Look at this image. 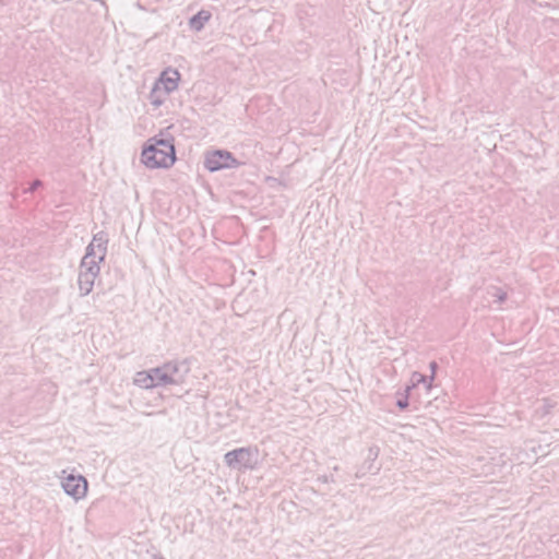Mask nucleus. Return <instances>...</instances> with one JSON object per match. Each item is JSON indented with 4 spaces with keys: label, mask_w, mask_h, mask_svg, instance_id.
I'll return each instance as SVG.
<instances>
[{
    "label": "nucleus",
    "mask_w": 559,
    "mask_h": 559,
    "mask_svg": "<svg viewBox=\"0 0 559 559\" xmlns=\"http://www.w3.org/2000/svg\"><path fill=\"white\" fill-rule=\"evenodd\" d=\"M57 478L64 495L74 502L83 501L87 497L88 483L83 475L62 469Z\"/></svg>",
    "instance_id": "39448f33"
},
{
    "label": "nucleus",
    "mask_w": 559,
    "mask_h": 559,
    "mask_svg": "<svg viewBox=\"0 0 559 559\" xmlns=\"http://www.w3.org/2000/svg\"><path fill=\"white\" fill-rule=\"evenodd\" d=\"M396 405L399 408L405 409L408 406V394L406 393L404 399L399 400Z\"/></svg>",
    "instance_id": "9d476101"
},
{
    "label": "nucleus",
    "mask_w": 559,
    "mask_h": 559,
    "mask_svg": "<svg viewBox=\"0 0 559 559\" xmlns=\"http://www.w3.org/2000/svg\"><path fill=\"white\" fill-rule=\"evenodd\" d=\"M238 165L237 159H235L229 152L223 150L209 152L204 159V166L211 173L235 168Z\"/></svg>",
    "instance_id": "0eeeda50"
},
{
    "label": "nucleus",
    "mask_w": 559,
    "mask_h": 559,
    "mask_svg": "<svg viewBox=\"0 0 559 559\" xmlns=\"http://www.w3.org/2000/svg\"><path fill=\"white\" fill-rule=\"evenodd\" d=\"M147 559H163V557L157 552H151L148 554Z\"/></svg>",
    "instance_id": "f8f14e48"
},
{
    "label": "nucleus",
    "mask_w": 559,
    "mask_h": 559,
    "mask_svg": "<svg viewBox=\"0 0 559 559\" xmlns=\"http://www.w3.org/2000/svg\"><path fill=\"white\" fill-rule=\"evenodd\" d=\"M178 372L176 364H166L151 370L139 371L133 377V384L140 389H153L159 385L176 383L175 374Z\"/></svg>",
    "instance_id": "20e7f679"
},
{
    "label": "nucleus",
    "mask_w": 559,
    "mask_h": 559,
    "mask_svg": "<svg viewBox=\"0 0 559 559\" xmlns=\"http://www.w3.org/2000/svg\"><path fill=\"white\" fill-rule=\"evenodd\" d=\"M107 242L106 235L99 233L93 237L86 248L78 275V286L82 296H87L93 290L100 271V263L104 261L107 252Z\"/></svg>",
    "instance_id": "f257e3e1"
},
{
    "label": "nucleus",
    "mask_w": 559,
    "mask_h": 559,
    "mask_svg": "<svg viewBox=\"0 0 559 559\" xmlns=\"http://www.w3.org/2000/svg\"><path fill=\"white\" fill-rule=\"evenodd\" d=\"M225 464L237 471H251L258 465V450L255 448H238L224 455Z\"/></svg>",
    "instance_id": "423d86ee"
},
{
    "label": "nucleus",
    "mask_w": 559,
    "mask_h": 559,
    "mask_svg": "<svg viewBox=\"0 0 559 559\" xmlns=\"http://www.w3.org/2000/svg\"><path fill=\"white\" fill-rule=\"evenodd\" d=\"M181 82L180 72L173 67L165 68L154 81L148 94V100L153 108H160L168 96L178 91Z\"/></svg>",
    "instance_id": "7ed1b4c3"
},
{
    "label": "nucleus",
    "mask_w": 559,
    "mask_h": 559,
    "mask_svg": "<svg viewBox=\"0 0 559 559\" xmlns=\"http://www.w3.org/2000/svg\"><path fill=\"white\" fill-rule=\"evenodd\" d=\"M176 160L175 140L171 135L164 136L162 132L148 138L140 153V163L148 170H167Z\"/></svg>",
    "instance_id": "f03ea898"
},
{
    "label": "nucleus",
    "mask_w": 559,
    "mask_h": 559,
    "mask_svg": "<svg viewBox=\"0 0 559 559\" xmlns=\"http://www.w3.org/2000/svg\"><path fill=\"white\" fill-rule=\"evenodd\" d=\"M40 186V181L39 180H35L33 183H32V187H31V190H35L36 188H38Z\"/></svg>",
    "instance_id": "ddd939ff"
},
{
    "label": "nucleus",
    "mask_w": 559,
    "mask_h": 559,
    "mask_svg": "<svg viewBox=\"0 0 559 559\" xmlns=\"http://www.w3.org/2000/svg\"><path fill=\"white\" fill-rule=\"evenodd\" d=\"M211 13L205 10H201L189 19V26L195 32H200L204 25L210 21Z\"/></svg>",
    "instance_id": "6e6552de"
},
{
    "label": "nucleus",
    "mask_w": 559,
    "mask_h": 559,
    "mask_svg": "<svg viewBox=\"0 0 559 559\" xmlns=\"http://www.w3.org/2000/svg\"><path fill=\"white\" fill-rule=\"evenodd\" d=\"M418 384H426V389H431V380L427 382L426 377L419 372H413L412 374V385H408L405 389V393L409 394L412 389Z\"/></svg>",
    "instance_id": "1a4fd4ad"
},
{
    "label": "nucleus",
    "mask_w": 559,
    "mask_h": 559,
    "mask_svg": "<svg viewBox=\"0 0 559 559\" xmlns=\"http://www.w3.org/2000/svg\"><path fill=\"white\" fill-rule=\"evenodd\" d=\"M497 299L499 302H503L507 298V294L502 290H498L497 295H496Z\"/></svg>",
    "instance_id": "9b49d317"
}]
</instances>
